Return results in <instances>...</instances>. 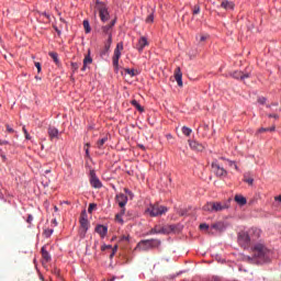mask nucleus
Segmentation results:
<instances>
[{"label":"nucleus","instance_id":"bb28decb","mask_svg":"<svg viewBox=\"0 0 281 281\" xmlns=\"http://www.w3.org/2000/svg\"><path fill=\"white\" fill-rule=\"evenodd\" d=\"M131 104L132 106H135V109H137V111L140 113H144V108L139 104V102H137V100H132Z\"/></svg>","mask_w":281,"mask_h":281},{"label":"nucleus","instance_id":"c85d7f7f","mask_svg":"<svg viewBox=\"0 0 281 281\" xmlns=\"http://www.w3.org/2000/svg\"><path fill=\"white\" fill-rule=\"evenodd\" d=\"M106 142H109V137L104 136L103 138L97 142V147L102 148L106 144Z\"/></svg>","mask_w":281,"mask_h":281},{"label":"nucleus","instance_id":"3c124183","mask_svg":"<svg viewBox=\"0 0 281 281\" xmlns=\"http://www.w3.org/2000/svg\"><path fill=\"white\" fill-rule=\"evenodd\" d=\"M102 251H106V249H111V245H104L101 247Z\"/></svg>","mask_w":281,"mask_h":281},{"label":"nucleus","instance_id":"0e129e2a","mask_svg":"<svg viewBox=\"0 0 281 281\" xmlns=\"http://www.w3.org/2000/svg\"><path fill=\"white\" fill-rule=\"evenodd\" d=\"M55 212H58V206H54Z\"/></svg>","mask_w":281,"mask_h":281},{"label":"nucleus","instance_id":"5fc2aeb1","mask_svg":"<svg viewBox=\"0 0 281 281\" xmlns=\"http://www.w3.org/2000/svg\"><path fill=\"white\" fill-rule=\"evenodd\" d=\"M7 131H8V133H14V130L12 127H10V125H7Z\"/></svg>","mask_w":281,"mask_h":281},{"label":"nucleus","instance_id":"9d476101","mask_svg":"<svg viewBox=\"0 0 281 281\" xmlns=\"http://www.w3.org/2000/svg\"><path fill=\"white\" fill-rule=\"evenodd\" d=\"M115 26V20H112L109 24L103 25L101 27V34H103L104 36H108V38H110V36H113V27Z\"/></svg>","mask_w":281,"mask_h":281},{"label":"nucleus","instance_id":"338daca9","mask_svg":"<svg viewBox=\"0 0 281 281\" xmlns=\"http://www.w3.org/2000/svg\"><path fill=\"white\" fill-rule=\"evenodd\" d=\"M49 172V170H46V173Z\"/></svg>","mask_w":281,"mask_h":281},{"label":"nucleus","instance_id":"7c9ffc66","mask_svg":"<svg viewBox=\"0 0 281 281\" xmlns=\"http://www.w3.org/2000/svg\"><path fill=\"white\" fill-rule=\"evenodd\" d=\"M83 30L86 34H89L91 32V25L89 24L88 20H83Z\"/></svg>","mask_w":281,"mask_h":281},{"label":"nucleus","instance_id":"a19ab883","mask_svg":"<svg viewBox=\"0 0 281 281\" xmlns=\"http://www.w3.org/2000/svg\"><path fill=\"white\" fill-rule=\"evenodd\" d=\"M228 161V166H231V168H235V170H238V165H236L235 161L233 160H227Z\"/></svg>","mask_w":281,"mask_h":281},{"label":"nucleus","instance_id":"69168bd1","mask_svg":"<svg viewBox=\"0 0 281 281\" xmlns=\"http://www.w3.org/2000/svg\"><path fill=\"white\" fill-rule=\"evenodd\" d=\"M125 192H128V190H127V189H125Z\"/></svg>","mask_w":281,"mask_h":281},{"label":"nucleus","instance_id":"a18cd8bd","mask_svg":"<svg viewBox=\"0 0 281 281\" xmlns=\"http://www.w3.org/2000/svg\"><path fill=\"white\" fill-rule=\"evenodd\" d=\"M258 102H259V104H266L267 98L260 97V98L258 99Z\"/></svg>","mask_w":281,"mask_h":281},{"label":"nucleus","instance_id":"603ef678","mask_svg":"<svg viewBox=\"0 0 281 281\" xmlns=\"http://www.w3.org/2000/svg\"><path fill=\"white\" fill-rule=\"evenodd\" d=\"M35 67H36L37 71H38V74H41V63H35Z\"/></svg>","mask_w":281,"mask_h":281},{"label":"nucleus","instance_id":"ddd939ff","mask_svg":"<svg viewBox=\"0 0 281 281\" xmlns=\"http://www.w3.org/2000/svg\"><path fill=\"white\" fill-rule=\"evenodd\" d=\"M231 78H234L235 80H245L247 78H250L251 74L249 72H243L240 70H235L229 74Z\"/></svg>","mask_w":281,"mask_h":281},{"label":"nucleus","instance_id":"e433bc0d","mask_svg":"<svg viewBox=\"0 0 281 281\" xmlns=\"http://www.w3.org/2000/svg\"><path fill=\"white\" fill-rule=\"evenodd\" d=\"M121 243H128L131 240V236L128 235H123L120 238Z\"/></svg>","mask_w":281,"mask_h":281},{"label":"nucleus","instance_id":"cd10ccee","mask_svg":"<svg viewBox=\"0 0 281 281\" xmlns=\"http://www.w3.org/2000/svg\"><path fill=\"white\" fill-rule=\"evenodd\" d=\"M48 56H50V58H53V60L56 65H60V60L58 59V53L50 52V53H48Z\"/></svg>","mask_w":281,"mask_h":281},{"label":"nucleus","instance_id":"2f4dec72","mask_svg":"<svg viewBox=\"0 0 281 281\" xmlns=\"http://www.w3.org/2000/svg\"><path fill=\"white\" fill-rule=\"evenodd\" d=\"M182 133L183 135H186L187 137H190V135H192V128L188 127V126H183L182 127Z\"/></svg>","mask_w":281,"mask_h":281},{"label":"nucleus","instance_id":"ea45409f","mask_svg":"<svg viewBox=\"0 0 281 281\" xmlns=\"http://www.w3.org/2000/svg\"><path fill=\"white\" fill-rule=\"evenodd\" d=\"M22 131L25 135V139H32V136H30V133H27V128H25V126L22 127Z\"/></svg>","mask_w":281,"mask_h":281},{"label":"nucleus","instance_id":"680f3d73","mask_svg":"<svg viewBox=\"0 0 281 281\" xmlns=\"http://www.w3.org/2000/svg\"><path fill=\"white\" fill-rule=\"evenodd\" d=\"M89 146H91L89 143H87L86 145H85V148H89Z\"/></svg>","mask_w":281,"mask_h":281},{"label":"nucleus","instance_id":"72a5a7b5","mask_svg":"<svg viewBox=\"0 0 281 281\" xmlns=\"http://www.w3.org/2000/svg\"><path fill=\"white\" fill-rule=\"evenodd\" d=\"M269 131L271 133H273V131H276V126H271V127H267V128H265V127L259 128V133H267Z\"/></svg>","mask_w":281,"mask_h":281},{"label":"nucleus","instance_id":"49530a36","mask_svg":"<svg viewBox=\"0 0 281 281\" xmlns=\"http://www.w3.org/2000/svg\"><path fill=\"white\" fill-rule=\"evenodd\" d=\"M32 221H34V216L29 215L26 218V223H29V225H32Z\"/></svg>","mask_w":281,"mask_h":281},{"label":"nucleus","instance_id":"13d9d810","mask_svg":"<svg viewBox=\"0 0 281 281\" xmlns=\"http://www.w3.org/2000/svg\"><path fill=\"white\" fill-rule=\"evenodd\" d=\"M87 157H89V147L85 148Z\"/></svg>","mask_w":281,"mask_h":281},{"label":"nucleus","instance_id":"f257e3e1","mask_svg":"<svg viewBox=\"0 0 281 281\" xmlns=\"http://www.w3.org/2000/svg\"><path fill=\"white\" fill-rule=\"evenodd\" d=\"M254 259L258 265H265L271 262V250L267 249L265 245L257 244L252 248Z\"/></svg>","mask_w":281,"mask_h":281},{"label":"nucleus","instance_id":"aec40b11","mask_svg":"<svg viewBox=\"0 0 281 281\" xmlns=\"http://www.w3.org/2000/svg\"><path fill=\"white\" fill-rule=\"evenodd\" d=\"M91 63H93V58H91V55H87L83 59V66L81 68V71H87V66L91 65Z\"/></svg>","mask_w":281,"mask_h":281},{"label":"nucleus","instance_id":"4be33fe9","mask_svg":"<svg viewBox=\"0 0 281 281\" xmlns=\"http://www.w3.org/2000/svg\"><path fill=\"white\" fill-rule=\"evenodd\" d=\"M221 8L224 10H234V2L225 0L221 3Z\"/></svg>","mask_w":281,"mask_h":281},{"label":"nucleus","instance_id":"79ce46f5","mask_svg":"<svg viewBox=\"0 0 281 281\" xmlns=\"http://www.w3.org/2000/svg\"><path fill=\"white\" fill-rule=\"evenodd\" d=\"M95 207H97V205L94 203L89 204V207H88L89 214H91V212H93V210H95Z\"/></svg>","mask_w":281,"mask_h":281},{"label":"nucleus","instance_id":"864d4df0","mask_svg":"<svg viewBox=\"0 0 281 281\" xmlns=\"http://www.w3.org/2000/svg\"><path fill=\"white\" fill-rule=\"evenodd\" d=\"M119 214H121V216H124V214H126V209H124V206L121 207V212Z\"/></svg>","mask_w":281,"mask_h":281},{"label":"nucleus","instance_id":"c03bdc74","mask_svg":"<svg viewBox=\"0 0 281 281\" xmlns=\"http://www.w3.org/2000/svg\"><path fill=\"white\" fill-rule=\"evenodd\" d=\"M205 41H207V35H200V43H205Z\"/></svg>","mask_w":281,"mask_h":281},{"label":"nucleus","instance_id":"37998d69","mask_svg":"<svg viewBox=\"0 0 281 281\" xmlns=\"http://www.w3.org/2000/svg\"><path fill=\"white\" fill-rule=\"evenodd\" d=\"M115 221H117V223H124V220H122V214H116L115 215Z\"/></svg>","mask_w":281,"mask_h":281},{"label":"nucleus","instance_id":"1a4fd4ad","mask_svg":"<svg viewBox=\"0 0 281 281\" xmlns=\"http://www.w3.org/2000/svg\"><path fill=\"white\" fill-rule=\"evenodd\" d=\"M161 232L165 235L179 234L181 232V226H179V224L165 225V226H161Z\"/></svg>","mask_w":281,"mask_h":281},{"label":"nucleus","instance_id":"bf43d9fd","mask_svg":"<svg viewBox=\"0 0 281 281\" xmlns=\"http://www.w3.org/2000/svg\"><path fill=\"white\" fill-rule=\"evenodd\" d=\"M55 31L57 32L58 35H60V30H58V27L55 26Z\"/></svg>","mask_w":281,"mask_h":281},{"label":"nucleus","instance_id":"7ed1b4c3","mask_svg":"<svg viewBox=\"0 0 281 281\" xmlns=\"http://www.w3.org/2000/svg\"><path fill=\"white\" fill-rule=\"evenodd\" d=\"M161 246V240L159 239H143L136 247L135 251H150V249H157Z\"/></svg>","mask_w":281,"mask_h":281},{"label":"nucleus","instance_id":"de8ad7c7","mask_svg":"<svg viewBox=\"0 0 281 281\" xmlns=\"http://www.w3.org/2000/svg\"><path fill=\"white\" fill-rule=\"evenodd\" d=\"M200 229H210V225L207 224H201Z\"/></svg>","mask_w":281,"mask_h":281},{"label":"nucleus","instance_id":"4d7b16f0","mask_svg":"<svg viewBox=\"0 0 281 281\" xmlns=\"http://www.w3.org/2000/svg\"><path fill=\"white\" fill-rule=\"evenodd\" d=\"M271 106H278V103L268 104L267 109H271Z\"/></svg>","mask_w":281,"mask_h":281},{"label":"nucleus","instance_id":"473e14b6","mask_svg":"<svg viewBox=\"0 0 281 281\" xmlns=\"http://www.w3.org/2000/svg\"><path fill=\"white\" fill-rule=\"evenodd\" d=\"M124 71H125V74L131 76V78H134V76L137 74V71L135 69H131V68H125Z\"/></svg>","mask_w":281,"mask_h":281},{"label":"nucleus","instance_id":"20e7f679","mask_svg":"<svg viewBox=\"0 0 281 281\" xmlns=\"http://www.w3.org/2000/svg\"><path fill=\"white\" fill-rule=\"evenodd\" d=\"M229 209V202H207L203 210L204 212H223Z\"/></svg>","mask_w":281,"mask_h":281},{"label":"nucleus","instance_id":"2eb2a0df","mask_svg":"<svg viewBox=\"0 0 281 281\" xmlns=\"http://www.w3.org/2000/svg\"><path fill=\"white\" fill-rule=\"evenodd\" d=\"M116 202L121 207H125L128 203V196H126L124 193L116 194Z\"/></svg>","mask_w":281,"mask_h":281},{"label":"nucleus","instance_id":"4c0bfd02","mask_svg":"<svg viewBox=\"0 0 281 281\" xmlns=\"http://www.w3.org/2000/svg\"><path fill=\"white\" fill-rule=\"evenodd\" d=\"M146 23H153L155 21V15L153 13H150L147 18H146Z\"/></svg>","mask_w":281,"mask_h":281},{"label":"nucleus","instance_id":"f03ea898","mask_svg":"<svg viewBox=\"0 0 281 281\" xmlns=\"http://www.w3.org/2000/svg\"><path fill=\"white\" fill-rule=\"evenodd\" d=\"M251 234H257L256 238L260 236V231L258 228H251L249 232L241 231L238 234V244L240 247H249V244L251 243V239L254 240V237Z\"/></svg>","mask_w":281,"mask_h":281},{"label":"nucleus","instance_id":"09e8293b","mask_svg":"<svg viewBox=\"0 0 281 281\" xmlns=\"http://www.w3.org/2000/svg\"><path fill=\"white\" fill-rule=\"evenodd\" d=\"M115 251H117V246H114V248L112 249V254L110 255V258H113V256H115Z\"/></svg>","mask_w":281,"mask_h":281},{"label":"nucleus","instance_id":"b1692460","mask_svg":"<svg viewBox=\"0 0 281 281\" xmlns=\"http://www.w3.org/2000/svg\"><path fill=\"white\" fill-rule=\"evenodd\" d=\"M42 257L44 262H49V260H52V256L49 255L47 249H45V247H42Z\"/></svg>","mask_w":281,"mask_h":281},{"label":"nucleus","instance_id":"6e6552de","mask_svg":"<svg viewBox=\"0 0 281 281\" xmlns=\"http://www.w3.org/2000/svg\"><path fill=\"white\" fill-rule=\"evenodd\" d=\"M95 9L99 11V16L102 23H106V21H109L110 19L109 9H106V4L97 0Z\"/></svg>","mask_w":281,"mask_h":281},{"label":"nucleus","instance_id":"9b49d317","mask_svg":"<svg viewBox=\"0 0 281 281\" xmlns=\"http://www.w3.org/2000/svg\"><path fill=\"white\" fill-rule=\"evenodd\" d=\"M90 186L92 188H95L97 190H100L102 188V181H100V178L95 175V171H90Z\"/></svg>","mask_w":281,"mask_h":281},{"label":"nucleus","instance_id":"a878e982","mask_svg":"<svg viewBox=\"0 0 281 281\" xmlns=\"http://www.w3.org/2000/svg\"><path fill=\"white\" fill-rule=\"evenodd\" d=\"M148 234L150 236L155 235V234H162L161 232V225H156L154 228H151Z\"/></svg>","mask_w":281,"mask_h":281},{"label":"nucleus","instance_id":"8fccbe9b","mask_svg":"<svg viewBox=\"0 0 281 281\" xmlns=\"http://www.w3.org/2000/svg\"><path fill=\"white\" fill-rule=\"evenodd\" d=\"M268 117H273L274 120H279L280 115H278V114H268Z\"/></svg>","mask_w":281,"mask_h":281},{"label":"nucleus","instance_id":"f3484780","mask_svg":"<svg viewBox=\"0 0 281 281\" xmlns=\"http://www.w3.org/2000/svg\"><path fill=\"white\" fill-rule=\"evenodd\" d=\"M189 146L192 148V150H196L198 153H202L204 148L203 145L196 140H189Z\"/></svg>","mask_w":281,"mask_h":281},{"label":"nucleus","instance_id":"c756f323","mask_svg":"<svg viewBox=\"0 0 281 281\" xmlns=\"http://www.w3.org/2000/svg\"><path fill=\"white\" fill-rule=\"evenodd\" d=\"M112 43H113V36L108 37L105 45H104L105 52H109V49H111Z\"/></svg>","mask_w":281,"mask_h":281},{"label":"nucleus","instance_id":"393cba45","mask_svg":"<svg viewBox=\"0 0 281 281\" xmlns=\"http://www.w3.org/2000/svg\"><path fill=\"white\" fill-rule=\"evenodd\" d=\"M212 229H215L216 232H223V229H225V224H223L222 222H217L215 224H212Z\"/></svg>","mask_w":281,"mask_h":281},{"label":"nucleus","instance_id":"6e6d98bb","mask_svg":"<svg viewBox=\"0 0 281 281\" xmlns=\"http://www.w3.org/2000/svg\"><path fill=\"white\" fill-rule=\"evenodd\" d=\"M8 144H9L8 140H0V146H5Z\"/></svg>","mask_w":281,"mask_h":281},{"label":"nucleus","instance_id":"5701e85b","mask_svg":"<svg viewBox=\"0 0 281 281\" xmlns=\"http://www.w3.org/2000/svg\"><path fill=\"white\" fill-rule=\"evenodd\" d=\"M244 182L248 183V186H254V177H251L250 172L244 173Z\"/></svg>","mask_w":281,"mask_h":281},{"label":"nucleus","instance_id":"a211bd4d","mask_svg":"<svg viewBox=\"0 0 281 281\" xmlns=\"http://www.w3.org/2000/svg\"><path fill=\"white\" fill-rule=\"evenodd\" d=\"M95 232L101 236V238H104V236H106V233L109 232V228L104 225H98L95 227Z\"/></svg>","mask_w":281,"mask_h":281},{"label":"nucleus","instance_id":"412c9836","mask_svg":"<svg viewBox=\"0 0 281 281\" xmlns=\"http://www.w3.org/2000/svg\"><path fill=\"white\" fill-rule=\"evenodd\" d=\"M235 201L238 205H247V198H245L240 194L235 195Z\"/></svg>","mask_w":281,"mask_h":281},{"label":"nucleus","instance_id":"e2e57ef3","mask_svg":"<svg viewBox=\"0 0 281 281\" xmlns=\"http://www.w3.org/2000/svg\"><path fill=\"white\" fill-rule=\"evenodd\" d=\"M54 225H58V222L56 220H53Z\"/></svg>","mask_w":281,"mask_h":281},{"label":"nucleus","instance_id":"58836bf2","mask_svg":"<svg viewBox=\"0 0 281 281\" xmlns=\"http://www.w3.org/2000/svg\"><path fill=\"white\" fill-rule=\"evenodd\" d=\"M71 69H72V71H78V69H80V64L71 63Z\"/></svg>","mask_w":281,"mask_h":281},{"label":"nucleus","instance_id":"0eeeda50","mask_svg":"<svg viewBox=\"0 0 281 281\" xmlns=\"http://www.w3.org/2000/svg\"><path fill=\"white\" fill-rule=\"evenodd\" d=\"M79 223H80V229H79V234L81 238H85V236H87V232H89V220L87 218V212H82L80 218H79Z\"/></svg>","mask_w":281,"mask_h":281},{"label":"nucleus","instance_id":"c9c22d12","mask_svg":"<svg viewBox=\"0 0 281 281\" xmlns=\"http://www.w3.org/2000/svg\"><path fill=\"white\" fill-rule=\"evenodd\" d=\"M200 12H201V7L194 5V7H193V10H192V14H193V15H196V14H200Z\"/></svg>","mask_w":281,"mask_h":281},{"label":"nucleus","instance_id":"f704fd0d","mask_svg":"<svg viewBox=\"0 0 281 281\" xmlns=\"http://www.w3.org/2000/svg\"><path fill=\"white\" fill-rule=\"evenodd\" d=\"M52 234H54V229H52V228L44 229V236L46 238H49V236H52Z\"/></svg>","mask_w":281,"mask_h":281},{"label":"nucleus","instance_id":"dca6fc26","mask_svg":"<svg viewBox=\"0 0 281 281\" xmlns=\"http://www.w3.org/2000/svg\"><path fill=\"white\" fill-rule=\"evenodd\" d=\"M148 46V40L145 36H142L138 40V44L136 45V49L138 52H144V47Z\"/></svg>","mask_w":281,"mask_h":281},{"label":"nucleus","instance_id":"f8f14e48","mask_svg":"<svg viewBox=\"0 0 281 281\" xmlns=\"http://www.w3.org/2000/svg\"><path fill=\"white\" fill-rule=\"evenodd\" d=\"M212 172L216 175V177H225L227 176V170L225 168L221 167L217 162H212L211 165Z\"/></svg>","mask_w":281,"mask_h":281},{"label":"nucleus","instance_id":"423d86ee","mask_svg":"<svg viewBox=\"0 0 281 281\" xmlns=\"http://www.w3.org/2000/svg\"><path fill=\"white\" fill-rule=\"evenodd\" d=\"M122 49H124V44L119 43L114 49V55L112 57V64L115 71L120 69V58L122 57Z\"/></svg>","mask_w":281,"mask_h":281},{"label":"nucleus","instance_id":"39448f33","mask_svg":"<svg viewBox=\"0 0 281 281\" xmlns=\"http://www.w3.org/2000/svg\"><path fill=\"white\" fill-rule=\"evenodd\" d=\"M147 214L151 217L164 216L168 212V207L160 205L159 203L150 204L149 207L146 209Z\"/></svg>","mask_w":281,"mask_h":281},{"label":"nucleus","instance_id":"6ab92c4d","mask_svg":"<svg viewBox=\"0 0 281 281\" xmlns=\"http://www.w3.org/2000/svg\"><path fill=\"white\" fill-rule=\"evenodd\" d=\"M48 136L50 137V139H58V128L49 126Z\"/></svg>","mask_w":281,"mask_h":281},{"label":"nucleus","instance_id":"4468645a","mask_svg":"<svg viewBox=\"0 0 281 281\" xmlns=\"http://www.w3.org/2000/svg\"><path fill=\"white\" fill-rule=\"evenodd\" d=\"M175 78H176V82L178 83V87H183V74L181 72V68L177 67L175 69Z\"/></svg>","mask_w":281,"mask_h":281},{"label":"nucleus","instance_id":"052dcab7","mask_svg":"<svg viewBox=\"0 0 281 281\" xmlns=\"http://www.w3.org/2000/svg\"><path fill=\"white\" fill-rule=\"evenodd\" d=\"M274 199H276V201H280V203H281V195H279V196H277Z\"/></svg>","mask_w":281,"mask_h":281}]
</instances>
